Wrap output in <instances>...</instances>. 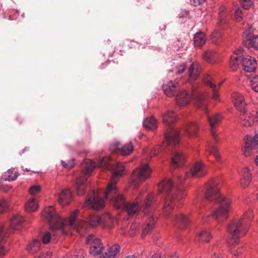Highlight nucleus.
Wrapping results in <instances>:
<instances>
[{
	"mask_svg": "<svg viewBox=\"0 0 258 258\" xmlns=\"http://www.w3.org/2000/svg\"><path fill=\"white\" fill-rule=\"evenodd\" d=\"M240 64L242 65L245 72L250 73L255 70L257 63L255 58L249 55L243 56L242 51L238 49L231 56L229 65L232 71H234Z\"/></svg>",
	"mask_w": 258,
	"mask_h": 258,
	"instance_id": "obj_6",
	"label": "nucleus"
},
{
	"mask_svg": "<svg viewBox=\"0 0 258 258\" xmlns=\"http://www.w3.org/2000/svg\"><path fill=\"white\" fill-rule=\"evenodd\" d=\"M42 254H44V256H43V258L45 257L46 255H45V253H43Z\"/></svg>",
	"mask_w": 258,
	"mask_h": 258,
	"instance_id": "obj_62",
	"label": "nucleus"
},
{
	"mask_svg": "<svg viewBox=\"0 0 258 258\" xmlns=\"http://www.w3.org/2000/svg\"><path fill=\"white\" fill-rule=\"evenodd\" d=\"M240 120L241 124L245 126H250L252 125L253 123V116L251 115L250 113L246 112V110L240 112Z\"/></svg>",
	"mask_w": 258,
	"mask_h": 258,
	"instance_id": "obj_20",
	"label": "nucleus"
},
{
	"mask_svg": "<svg viewBox=\"0 0 258 258\" xmlns=\"http://www.w3.org/2000/svg\"><path fill=\"white\" fill-rule=\"evenodd\" d=\"M188 11L186 10H181L180 14L178 15L179 18H187L188 17Z\"/></svg>",
	"mask_w": 258,
	"mask_h": 258,
	"instance_id": "obj_46",
	"label": "nucleus"
},
{
	"mask_svg": "<svg viewBox=\"0 0 258 258\" xmlns=\"http://www.w3.org/2000/svg\"><path fill=\"white\" fill-rule=\"evenodd\" d=\"M251 25H248L246 27V28H245V36L244 37H246V36H247L248 35H251Z\"/></svg>",
	"mask_w": 258,
	"mask_h": 258,
	"instance_id": "obj_49",
	"label": "nucleus"
},
{
	"mask_svg": "<svg viewBox=\"0 0 258 258\" xmlns=\"http://www.w3.org/2000/svg\"><path fill=\"white\" fill-rule=\"evenodd\" d=\"M79 213V211L77 209L74 210L70 216L68 223L71 227H73L75 225V222L76 221L77 217Z\"/></svg>",
	"mask_w": 258,
	"mask_h": 258,
	"instance_id": "obj_37",
	"label": "nucleus"
},
{
	"mask_svg": "<svg viewBox=\"0 0 258 258\" xmlns=\"http://www.w3.org/2000/svg\"><path fill=\"white\" fill-rule=\"evenodd\" d=\"M87 222L91 227H96L101 223V218L96 215H91L87 220Z\"/></svg>",
	"mask_w": 258,
	"mask_h": 258,
	"instance_id": "obj_32",
	"label": "nucleus"
},
{
	"mask_svg": "<svg viewBox=\"0 0 258 258\" xmlns=\"http://www.w3.org/2000/svg\"><path fill=\"white\" fill-rule=\"evenodd\" d=\"M257 201H258V194H257Z\"/></svg>",
	"mask_w": 258,
	"mask_h": 258,
	"instance_id": "obj_64",
	"label": "nucleus"
},
{
	"mask_svg": "<svg viewBox=\"0 0 258 258\" xmlns=\"http://www.w3.org/2000/svg\"><path fill=\"white\" fill-rule=\"evenodd\" d=\"M9 19H10V20H12V19H11V16H9Z\"/></svg>",
	"mask_w": 258,
	"mask_h": 258,
	"instance_id": "obj_61",
	"label": "nucleus"
},
{
	"mask_svg": "<svg viewBox=\"0 0 258 258\" xmlns=\"http://www.w3.org/2000/svg\"><path fill=\"white\" fill-rule=\"evenodd\" d=\"M58 202L61 206L69 204L72 200V193L69 189H62L57 194Z\"/></svg>",
	"mask_w": 258,
	"mask_h": 258,
	"instance_id": "obj_16",
	"label": "nucleus"
},
{
	"mask_svg": "<svg viewBox=\"0 0 258 258\" xmlns=\"http://www.w3.org/2000/svg\"><path fill=\"white\" fill-rule=\"evenodd\" d=\"M151 169L148 164H143L135 169L133 173V183L135 186L137 182L149 178L151 173Z\"/></svg>",
	"mask_w": 258,
	"mask_h": 258,
	"instance_id": "obj_9",
	"label": "nucleus"
},
{
	"mask_svg": "<svg viewBox=\"0 0 258 258\" xmlns=\"http://www.w3.org/2000/svg\"><path fill=\"white\" fill-rule=\"evenodd\" d=\"M140 45H139V44L135 42V41H132L130 43V47H136V46H138L139 48L140 47Z\"/></svg>",
	"mask_w": 258,
	"mask_h": 258,
	"instance_id": "obj_51",
	"label": "nucleus"
},
{
	"mask_svg": "<svg viewBox=\"0 0 258 258\" xmlns=\"http://www.w3.org/2000/svg\"><path fill=\"white\" fill-rule=\"evenodd\" d=\"M255 119H256V121L257 122H258V112L256 113V114L255 115Z\"/></svg>",
	"mask_w": 258,
	"mask_h": 258,
	"instance_id": "obj_59",
	"label": "nucleus"
},
{
	"mask_svg": "<svg viewBox=\"0 0 258 258\" xmlns=\"http://www.w3.org/2000/svg\"><path fill=\"white\" fill-rule=\"evenodd\" d=\"M216 51L212 49H208L205 51L203 53V57L209 62H212L214 61L216 57Z\"/></svg>",
	"mask_w": 258,
	"mask_h": 258,
	"instance_id": "obj_31",
	"label": "nucleus"
},
{
	"mask_svg": "<svg viewBox=\"0 0 258 258\" xmlns=\"http://www.w3.org/2000/svg\"><path fill=\"white\" fill-rule=\"evenodd\" d=\"M91 195L88 198L83 205L84 208H92L94 210H100L104 207V201L95 195V191H91Z\"/></svg>",
	"mask_w": 258,
	"mask_h": 258,
	"instance_id": "obj_11",
	"label": "nucleus"
},
{
	"mask_svg": "<svg viewBox=\"0 0 258 258\" xmlns=\"http://www.w3.org/2000/svg\"><path fill=\"white\" fill-rule=\"evenodd\" d=\"M211 238L212 236L211 234L208 231L206 230L200 232L197 236L198 240L204 242H208L211 239Z\"/></svg>",
	"mask_w": 258,
	"mask_h": 258,
	"instance_id": "obj_33",
	"label": "nucleus"
},
{
	"mask_svg": "<svg viewBox=\"0 0 258 258\" xmlns=\"http://www.w3.org/2000/svg\"><path fill=\"white\" fill-rule=\"evenodd\" d=\"M4 231L3 227L0 225V236L3 234Z\"/></svg>",
	"mask_w": 258,
	"mask_h": 258,
	"instance_id": "obj_55",
	"label": "nucleus"
},
{
	"mask_svg": "<svg viewBox=\"0 0 258 258\" xmlns=\"http://www.w3.org/2000/svg\"><path fill=\"white\" fill-rule=\"evenodd\" d=\"M164 137L165 141L160 147V150L168 152L171 156V165L174 168L181 166L184 163L185 157L176 150V146L179 142V131L173 127H169L166 132ZM159 149H153L150 152L151 156L158 154Z\"/></svg>",
	"mask_w": 258,
	"mask_h": 258,
	"instance_id": "obj_4",
	"label": "nucleus"
},
{
	"mask_svg": "<svg viewBox=\"0 0 258 258\" xmlns=\"http://www.w3.org/2000/svg\"><path fill=\"white\" fill-rule=\"evenodd\" d=\"M243 43L247 48L252 47L258 50V35H248L244 37Z\"/></svg>",
	"mask_w": 258,
	"mask_h": 258,
	"instance_id": "obj_18",
	"label": "nucleus"
},
{
	"mask_svg": "<svg viewBox=\"0 0 258 258\" xmlns=\"http://www.w3.org/2000/svg\"><path fill=\"white\" fill-rule=\"evenodd\" d=\"M24 170L29 171V170L27 168H26L25 169H24Z\"/></svg>",
	"mask_w": 258,
	"mask_h": 258,
	"instance_id": "obj_60",
	"label": "nucleus"
},
{
	"mask_svg": "<svg viewBox=\"0 0 258 258\" xmlns=\"http://www.w3.org/2000/svg\"><path fill=\"white\" fill-rule=\"evenodd\" d=\"M120 246L118 244H114L109 247L107 250V252H105L104 254V257L106 258H115L117 253L120 251Z\"/></svg>",
	"mask_w": 258,
	"mask_h": 258,
	"instance_id": "obj_27",
	"label": "nucleus"
},
{
	"mask_svg": "<svg viewBox=\"0 0 258 258\" xmlns=\"http://www.w3.org/2000/svg\"><path fill=\"white\" fill-rule=\"evenodd\" d=\"M170 63L173 68L169 72H175L176 74L182 73L187 67L186 62L184 60H182L180 57H178L172 60Z\"/></svg>",
	"mask_w": 258,
	"mask_h": 258,
	"instance_id": "obj_13",
	"label": "nucleus"
},
{
	"mask_svg": "<svg viewBox=\"0 0 258 258\" xmlns=\"http://www.w3.org/2000/svg\"><path fill=\"white\" fill-rule=\"evenodd\" d=\"M152 258H164V257L161 256V255H158V254H155L153 255L152 256Z\"/></svg>",
	"mask_w": 258,
	"mask_h": 258,
	"instance_id": "obj_53",
	"label": "nucleus"
},
{
	"mask_svg": "<svg viewBox=\"0 0 258 258\" xmlns=\"http://www.w3.org/2000/svg\"><path fill=\"white\" fill-rule=\"evenodd\" d=\"M7 252V250L2 244H0V256L4 255Z\"/></svg>",
	"mask_w": 258,
	"mask_h": 258,
	"instance_id": "obj_50",
	"label": "nucleus"
},
{
	"mask_svg": "<svg viewBox=\"0 0 258 258\" xmlns=\"http://www.w3.org/2000/svg\"><path fill=\"white\" fill-rule=\"evenodd\" d=\"M139 224L136 222L132 224L131 227V229L132 230V233H131V235H133L134 232L136 230L137 228L139 227Z\"/></svg>",
	"mask_w": 258,
	"mask_h": 258,
	"instance_id": "obj_48",
	"label": "nucleus"
},
{
	"mask_svg": "<svg viewBox=\"0 0 258 258\" xmlns=\"http://www.w3.org/2000/svg\"><path fill=\"white\" fill-rule=\"evenodd\" d=\"M242 178L240 180V183L243 187H246L249 185L251 181V174L250 173L249 169L247 167L243 169Z\"/></svg>",
	"mask_w": 258,
	"mask_h": 258,
	"instance_id": "obj_24",
	"label": "nucleus"
},
{
	"mask_svg": "<svg viewBox=\"0 0 258 258\" xmlns=\"http://www.w3.org/2000/svg\"><path fill=\"white\" fill-rule=\"evenodd\" d=\"M241 5L245 10H248L253 6V0H240Z\"/></svg>",
	"mask_w": 258,
	"mask_h": 258,
	"instance_id": "obj_39",
	"label": "nucleus"
},
{
	"mask_svg": "<svg viewBox=\"0 0 258 258\" xmlns=\"http://www.w3.org/2000/svg\"><path fill=\"white\" fill-rule=\"evenodd\" d=\"M252 89L255 92L258 93V75L252 77L250 81Z\"/></svg>",
	"mask_w": 258,
	"mask_h": 258,
	"instance_id": "obj_38",
	"label": "nucleus"
},
{
	"mask_svg": "<svg viewBox=\"0 0 258 258\" xmlns=\"http://www.w3.org/2000/svg\"><path fill=\"white\" fill-rule=\"evenodd\" d=\"M144 127L149 130H153L157 128V121L153 117H147L143 122Z\"/></svg>",
	"mask_w": 258,
	"mask_h": 258,
	"instance_id": "obj_28",
	"label": "nucleus"
},
{
	"mask_svg": "<svg viewBox=\"0 0 258 258\" xmlns=\"http://www.w3.org/2000/svg\"><path fill=\"white\" fill-rule=\"evenodd\" d=\"M96 166H99L105 169H111L112 178L104 192L105 198L107 200L112 202L114 206L117 208H124L130 216L135 214L139 209H142L145 214L148 215L149 221L146 227L143 229L142 234V238L146 236L149 230L152 229L156 222V218L150 214L153 210V195L152 194L148 195L142 207H140L139 206L142 193L140 194L135 202L132 203H126L124 198L119 192L116 187L117 180L116 178L121 176L124 170V167L122 163L118 162L110 163V159L107 157H104L97 163L90 159H86L82 163L83 174L84 175L90 174Z\"/></svg>",
	"mask_w": 258,
	"mask_h": 258,
	"instance_id": "obj_1",
	"label": "nucleus"
},
{
	"mask_svg": "<svg viewBox=\"0 0 258 258\" xmlns=\"http://www.w3.org/2000/svg\"><path fill=\"white\" fill-rule=\"evenodd\" d=\"M85 243L90 246L89 251L92 255H97L102 251V243L100 239L96 237L95 235L91 234L87 236Z\"/></svg>",
	"mask_w": 258,
	"mask_h": 258,
	"instance_id": "obj_10",
	"label": "nucleus"
},
{
	"mask_svg": "<svg viewBox=\"0 0 258 258\" xmlns=\"http://www.w3.org/2000/svg\"><path fill=\"white\" fill-rule=\"evenodd\" d=\"M220 34L217 31H214L211 35V39L213 42L217 43V39L220 37Z\"/></svg>",
	"mask_w": 258,
	"mask_h": 258,
	"instance_id": "obj_44",
	"label": "nucleus"
},
{
	"mask_svg": "<svg viewBox=\"0 0 258 258\" xmlns=\"http://www.w3.org/2000/svg\"><path fill=\"white\" fill-rule=\"evenodd\" d=\"M126 258H137L135 255H128Z\"/></svg>",
	"mask_w": 258,
	"mask_h": 258,
	"instance_id": "obj_57",
	"label": "nucleus"
},
{
	"mask_svg": "<svg viewBox=\"0 0 258 258\" xmlns=\"http://www.w3.org/2000/svg\"><path fill=\"white\" fill-rule=\"evenodd\" d=\"M258 146V135L253 138L246 136L244 138V146L242 149L243 155L248 157L250 155V151Z\"/></svg>",
	"mask_w": 258,
	"mask_h": 258,
	"instance_id": "obj_12",
	"label": "nucleus"
},
{
	"mask_svg": "<svg viewBox=\"0 0 258 258\" xmlns=\"http://www.w3.org/2000/svg\"><path fill=\"white\" fill-rule=\"evenodd\" d=\"M40 186L39 185H33L29 189V193L31 195H35L40 191Z\"/></svg>",
	"mask_w": 258,
	"mask_h": 258,
	"instance_id": "obj_42",
	"label": "nucleus"
},
{
	"mask_svg": "<svg viewBox=\"0 0 258 258\" xmlns=\"http://www.w3.org/2000/svg\"><path fill=\"white\" fill-rule=\"evenodd\" d=\"M44 220L48 223L51 229L53 230H62L64 227L63 220L56 213L52 206L44 208L42 213Z\"/></svg>",
	"mask_w": 258,
	"mask_h": 258,
	"instance_id": "obj_8",
	"label": "nucleus"
},
{
	"mask_svg": "<svg viewBox=\"0 0 258 258\" xmlns=\"http://www.w3.org/2000/svg\"><path fill=\"white\" fill-rule=\"evenodd\" d=\"M205 86L210 87L212 91V98L215 100H218L219 98L218 94V88L219 87L217 86L213 82L212 80V78L211 76H207L205 77L203 80Z\"/></svg>",
	"mask_w": 258,
	"mask_h": 258,
	"instance_id": "obj_17",
	"label": "nucleus"
},
{
	"mask_svg": "<svg viewBox=\"0 0 258 258\" xmlns=\"http://www.w3.org/2000/svg\"><path fill=\"white\" fill-rule=\"evenodd\" d=\"M200 71L198 65L194 62L190 64L188 68V81L190 82V83H191L194 80H196L198 77Z\"/></svg>",
	"mask_w": 258,
	"mask_h": 258,
	"instance_id": "obj_21",
	"label": "nucleus"
},
{
	"mask_svg": "<svg viewBox=\"0 0 258 258\" xmlns=\"http://www.w3.org/2000/svg\"><path fill=\"white\" fill-rule=\"evenodd\" d=\"M14 169V168H12L8 170V177L6 178L4 177V180H8L9 181H12L15 180L18 178L19 173L18 172H15L14 173H13L12 170H13Z\"/></svg>",
	"mask_w": 258,
	"mask_h": 258,
	"instance_id": "obj_35",
	"label": "nucleus"
},
{
	"mask_svg": "<svg viewBox=\"0 0 258 258\" xmlns=\"http://www.w3.org/2000/svg\"><path fill=\"white\" fill-rule=\"evenodd\" d=\"M51 236L49 232H46L42 238V241L44 244H47L50 242Z\"/></svg>",
	"mask_w": 258,
	"mask_h": 258,
	"instance_id": "obj_43",
	"label": "nucleus"
},
{
	"mask_svg": "<svg viewBox=\"0 0 258 258\" xmlns=\"http://www.w3.org/2000/svg\"><path fill=\"white\" fill-rule=\"evenodd\" d=\"M41 245V241L39 240H35L30 243L27 246V249L29 252L35 253L37 252Z\"/></svg>",
	"mask_w": 258,
	"mask_h": 258,
	"instance_id": "obj_30",
	"label": "nucleus"
},
{
	"mask_svg": "<svg viewBox=\"0 0 258 258\" xmlns=\"http://www.w3.org/2000/svg\"><path fill=\"white\" fill-rule=\"evenodd\" d=\"M73 258H84V257L82 254H79L74 255Z\"/></svg>",
	"mask_w": 258,
	"mask_h": 258,
	"instance_id": "obj_52",
	"label": "nucleus"
},
{
	"mask_svg": "<svg viewBox=\"0 0 258 258\" xmlns=\"http://www.w3.org/2000/svg\"><path fill=\"white\" fill-rule=\"evenodd\" d=\"M208 150L211 154L213 155L215 157V159L217 161H219L220 159V157L218 154V149L216 147H215L213 143H210L208 144Z\"/></svg>",
	"mask_w": 258,
	"mask_h": 258,
	"instance_id": "obj_36",
	"label": "nucleus"
},
{
	"mask_svg": "<svg viewBox=\"0 0 258 258\" xmlns=\"http://www.w3.org/2000/svg\"><path fill=\"white\" fill-rule=\"evenodd\" d=\"M172 219L174 225L179 229L186 228L189 223L188 218L181 214L175 215Z\"/></svg>",
	"mask_w": 258,
	"mask_h": 258,
	"instance_id": "obj_14",
	"label": "nucleus"
},
{
	"mask_svg": "<svg viewBox=\"0 0 258 258\" xmlns=\"http://www.w3.org/2000/svg\"><path fill=\"white\" fill-rule=\"evenodd\" d=\"M207 37L205 33L202 32H197L194 36V42L196 46L201 47L206 43Z\"/></svg>",
	"mask_w": 258,
	"mask_h": 258,
	"instance_id": "obj_25",
	"label": "nucleus"
},
{
	"mask_svg": "<svg viewBox=\"0 0 258 258\" xmlns=\"http://www.w3.org/2000/svg\"><path fill=\"white\" fill-rule=\"evenodd\" d=\"M133 151V146L131 142L123 145L121 148V154L124 156L131 154Z\"/></svg>",
	"mask_w": 258,
	"mask_h": 258,
	"instance_id": "obj_34",
	"label": "nucleus"
},
{
	"mask_svg": "<svg viewBox=\"0 0 258 258\" xmlns=\"http://www.w3.org/2000/svg\"><path fill=\"white\" fill-rule=\"evenodd\" d=\"M74 161H75L74 159H72V160H68L67 162L62 160L61 164L64 167H65L66 168L70 169V168H72L74 166V165L75 164Z\"/></svg>",
	"mask_w": 258,
	"mask_h": 258,
	"instance_id": "obj_41",
	"label": "nucleus"
},
{
	"mask_svg": "<svg viewBox=\"0 0 258 258\" xmlns=\"http://www.w3.org/2000/svg\"><path fill=\"white\" fill-rule=\"evenodd\" d=\"M234 17L236 21L240 22L242 18V11L239 9L236 10Z\"/></svg>",
	"mask_w": 258,
	"mask_h": 258,
	"instance_id": "obj_45",
	"label": "nucleus"
},
{
	"mask_svg": "<svg viewBox=\"0 0 258 258\" xmlns=\"http://www.w3.org/2000/svg\"><path fill=\"white\" fill-rule=\"evenodd\" d=\"M39 207L38 202L35 198H31L27 201L25 204V209L28 212H35L37 210Z\"/></svg>",
	"mask_w": 258,
	"mask_h": 258,
	"instance_id": "obj_26",
	"label": "nucleus"
},
{
	"mask_svg": "<svg viewBox=\"0 0 258 258\" xmlns=\"http://www.w3.org/2000/svg\"><path fill=\"white\" fill-rule=\"evenodd\" d=\"M24 218L21 215H15L11 220V227L15 230H20L23 227Z\"/></svg>",
	"mask_w": 258,
	"mask_h": 258,
	"instance_id": "obj_22",
	"label": "nucleus"
},
{
	"mask_svg": "<svg viewBox=\"0 0 258 258\" xmlns=\"http://www.w3.org/2000/svg\"><path fill=\"white\" fill-rule=\"evenodd\" d=\"M170 258H178V257L176 255H174L171 256Z\"/></svg>",
	"mask_w": 258,
	"mask_h": 258,
	"instance_id": "obj_58",
	"label": "nucleus"
},
{
	"mask_svg": "<svg viewBox=\"0 0 258 258\" xmlns=\"http://www.w3.org/2000/svg\"><path fill=\"white\" fill-rule=\"evenodd\" d=\"M16 12L18 13H19V11L18 10H16Z\"/></svg>",
	"mask_w": 258,
	"mask_h": 258,
	"instance_id": "obj_63",
	"label": "nucleus"
},
{
	"mask_svg": "<svg viewBox=\"0 0 258 258\" xmlns=\"http://www.w3.org/2000/svg\"><path fill=\"white\" fill-rule=\"evenodd\" d=\"M249 225L243 220L233 221L227 227V231L230 238L227 240L228 244L234 246L239 243L240 236H244L247 230Z\"/></svg>",
	"mask_w": 258,
	"mask_h": 258,
	"instance_id": "obj_7",
	"label": "nucleus"
},
{
	"mask_svg": "<svg viewBox=\"0 0 258 258\" xmlns=\"http://www.w3.org/2000/svg\"><path fill=\"white\" fill-rule=\"evenodd\" d=\"M233 101L236 108L240 112L246 110L247 104L243 96L240 93L234 92L232 94Z\"/></svg>",
	"mask_w": 258,
	"mask_h": 258,
	"instance_id": "obj_15",
	"label": "nucleus"
},
{
	"mask_svg": "<svg viewBox=\"0 0 258 258\" xmlns=\"http://www.w3.org/2000/svg\"><path fill=\"white\" fill-rule=\"evenodd\" d=\"M205 165L201 162L196 163L189 172H187L183 177L178 176V184H181L185 177L190 176L201 177L206 174ZM160 193L164 192L167 196L165 199L164 212L166 216L169 215L170 211L173 210L176 203H180L184 196V188L179 185H175L169 178L163 180L158 186Z\"/></svg>",
	"mask_w": 258,
	"mask_h": 258,
	"instance_id": "obj_3",
	"label": "nucleus"
},
{
	"mask_svg": "<svg viewBox=\"0 0 258 258\" xmlns=\"http://www.w3.org/2000/svg\"><path fill=\"white\" fill-rule=\"evenodd\" d=\"M205 2V0H190L191 4L195 6L202 5Z\"/></svg>",
	"mask_w": 258,
	"mask_h": 258,
	"instance_id": "obj_47",
	"label": "nucleus"
},
{
	"mask_svg": "<svg viewBox=\"0 0 258 258\" xmlns=\"http://www.w3.org/2000/svg\"><path fill=\"white\" fill-rule=\"evenodd\" d=\"M232 254L235 256H238L239 255V252L237 250H234L232 252Z\"/></svg>",
	"mask_w": 258,
	"mask_h": 258,
	"instance_id": "obj_54",
	"label": "nucleus"
},
{
	"mask_svg": "<svg viewBox=\"0 0 258 258\" xmlns=\"http://www.w3.org/2000/svg\"><path fill=\"white\" fill-rule=\"evenodd\" d=\"M198 128V125L196 122L190 121L187 123L184 128V133L189 136L196 135Z\"/></svg>",
	"mask_w": 258,
	"mask_h": 258,
	"instance_id": "obj_23",
	"label": "nucleus"
},
{
	"mask_svg": "<svg viewBox=\"0 0 258 258\" xmlns=\"http://www.w3.org/2000/svg\"><path fill=\"white\" fill-rule=\"evenodd\" d=\"M8 208L9 204L7 201L5 199L0 200V213L6 212Z\"/></svg>",
	"mask_w": 258,
	"mask_h": 258,
	"instance_id": "obj_40",
	"label": "nucleus"
},
{
	"mask_svg": "<svg viewBox=\"0 0 258 258\" xmlns=\"http://www.w3.org/2000/svg\"><path fill=\"white\" fill-rule=\"evenodd\" d=\"M164 93L169 97L175 96L177 104L180 106L187 105L192 99L195 104L200 108L204 110L207 114L208 119L211 127V133L215 143L218 142L217 134L214 128L219 124L221 117L220 114L216 113L210 116L205 101L208 95L200 92L193 86L189 91L181 90L179 83L176 81H170L166 84L163 85Z\"/></svg>",
	"mask_w": 258,
	"mask_h": 258,
	"instance_id": "obj_2",
	"label": "nucleus"
},
{
	"mask_svg": "<svg viewBox=\"0 0 258 258\" xmlns=\"http://www.w3.org/2000/svg\"><path fill=\"white\" fill-rule=\"evenodd\" d=\"M205 198L216 203V207L212 209L211 214L219 223L222 222L228 218L230 202L228 199L221 196L216 181H211L209 183Z\"/></svg>",
	"mask_w": 258,
	"mask_h": 258,
	"instance_id": "obj_5",
	"label": "nucleus"
},
{
	"mask_svg": "<svg viewBox=\"0 0 258 258\" xmlns=\"http://www.w3.org/2000/svg\"><path fill=\"white\" fill-rule=\"evenodd\" d=\"M86 178L85 177H80L77 179L76 181V187L77 194L79 196H82L85 194V189L83 185L86 182Z\"/></svg>",
	"mask_w": 258,
	"mask_h": 258,
	"instance_id": "obj_29",
	"label": "nucleus"
},
{
	"mask_svg": "<svg viewBox=\"0 0 258 258\" xmlns=\"http://www.w3.org/2000/svg\"><path fill=\"white\" fill-rule=\"evenodd\" d=\"M255 162L256 164L258 166V155L256 157V158L255 159Z\"/></svg>",
	"mask_w": 258,
	"mask_h": 258,
	"instance_id": "obj_56",
	"label": "nucleus"
},
{
	"mask_svg": "<svg viewBox=\"0 0 258 258\" xmlns=\"http://www.w3.org/2000/svg\"><path fill=\"white\" fill-rule=\"evenodd\" d=\"M163 123L168 126H171L177 120V115L173 110H169L162 116Z\"/></svg>",
	"mask_w": 258,
	"mask_h": 258,
	"instance_id": "obj_19",
	"label": "nucleus"
}]
</instances>
